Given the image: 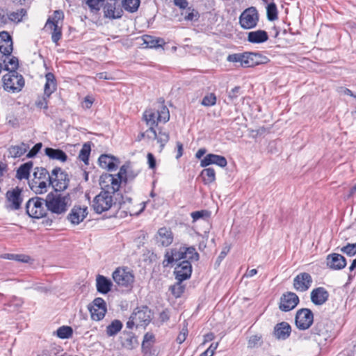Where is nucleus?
Instances as JSON below:
<instances>
[{
  "label": "nucleus",
  "mask_w": 356,
  "mask_h": 356,
  "mask_svg": "<svg viewBox=\"0 0 356 356\" xmlns=\"http://www.w3.org/2000/svg\"><path fill=\"white\" fill-rule=\"evenodd\" d=\"M143 119L145 122L147 129V134L151 137H156L158 134L155 128L159 123H165L170 119V113L165 106H161L160 110L152 108L147 109L143 115Z\"/></svg>",
  "instance_id": "nucleus-1"
},
{
  "label": "nucleus",
  "mask_w": 356,
  "mask_h": 356,
  "mask_svg": "<svg viewBox=\"0 0 356 356\" xmlns=\"http://www.w3.org/2000/svg\"><path fill=\"white\" fill-rule=\"evenodd\" d=\"M71 199L68 194L63 195L58 192L49 193L45 199V206L53 213L62 214L66 212L70 206Z\"/></svg>",
  "instance_id": "nucleus-2"
},
{
  "label": "nucleus",
  "mask_w": 356,
  "mask_h": 356,
  "mask_svg": "<svg viewBox=\"0 0 356 356\" xmlns=\"http://www.w3.org/2000/svg\"><path fill=\"white\" fill-rule=\"evenodd\" d=\"M102 191L97 195L93 201L92 207L97 213H102L109 210L115 204L113 199L114 193L118 190H113L111 186L104 188L100 185Z\"/></svg>",
  "instance_id": "nucleus-3"
},
{
  "label": "nucleus",
  "mask_w": 356,
  "mask_h": 356,
  "mask_svg": "<svg viewBox=\"0 0 356 356\" xmlns=\"http://www.w3.org/2000/svg\"><path fill=\"white\" fill-rule=\"evenodd\" d=\"M33 179L29 184L31 189L37 194H42L47 191L51 186V174L44 168H35Z\"/></svg>",
  "instance_id": "nucleus-4"
},
{
  "label": "nucleus",
  "mask_w": 356,
  "mask_h": 356,
  "mask_svg": "<svg viewBox=\"0 0 356 356\" xmlns=\"http://www.w3.org/2000/svg\"><path fill=\"white\" fill-rule=\"evenodd\" d=\"M3 89L9 92L17 93L24 86V79L22 75L17 71L8 72L2 78Z\"/></svg>",
  "instance_id": "nucleus-5"
},
{
  "label": "nucleus",
  "mask_w": 356,
  "mask_h": 356,
  "mask_svg": "<svg viewBox=\"0 0 356 356\" xmlns=\"http://www.w3.org/2000/svg\"><path fill=\"white\" fill-rule=\"evenodd\" d=\"M312 334L316 341L319 343L326 341L333 336V324L327 319H323L316 322L312 329Z\"/></svg>",
  "instance_id": "nucleus-6"
},
{
  "label": "nucleus",
  "mask_w": 356,
  "mask_h": 356,
  "mask_svg": "<svg viewBox=\"0 0 356 356\" xmlns=\"http://www.w3.org/2000/svg\"><path fill=\"white\" fill-rule=\"evenodd\" d=\"M126 173L125 165H122L116 175L104 173L99 178V185H103L104 188L110 186L113 190H119L122 179H125Z\"/></svg>",
  "instance_id": "nucleus-7"
},
{
  "label": "nucleus",
  "mask_w": 356,
  "mask_h": 356,
  "mask_svg": "<svg viewBox=\"0 0 356 356\" xmlns=\"http://www.w3.org/2000/svg\"><path fill=\"white\" fill-rule=\"evenodd\" d=\"M113 281L117 285L122 287L131 286L134 282V275L130 269L127 267H118L113 273Z\"/></svg>",
  "instance_id": "nucleus-8"
},
{
  "label": "nucleus",
  "mask_w": 356,
  "mask_h": 356,
  "mask_svg": "<svg viewBox=\"0 0 356 356\" xmlns=\"http://www.w3.org/2000/svg\"><path fill=\"white\" fill-rule=\"evenodd\" d=\"M70 179L66 172L60 168H54L51 173V186L55 192L63 191L68 187Z\"/></svg>",
  "instance_id": "nucleus-9"
},
{
  "label": "nucleus",
  "mask_w": 356,
  "mask_h": 356,
  "mask_svg": "<svg viewBox=\"0 0 356 356\" xmlns=\"http://www.w3.org/2000/svg\"><path fill=\"white\" fill-rule=\"evenodd\" d=\"M44 203H45V200L42 198L36 197L30 199L26 204L27 214L34 218H42L46 214V209Z\"/></svg>",
  "instance_id": "nucleus-10"
},
{
  "label": "nucleus",
  "mask_w": 356,
  "mask_h": 356,
  "mask_svg": "<svg viewBox=\"0 0 356 356\" xmlns=\"http://www.w3.org/2000/svg\"><path fill=\"white\" fill-rule=\"evenodd\" d=\"M23 202L22 189L16 187L6 193V207L8 210L15 211L21 208Z\"/></svg>",
  "instance_id": "nucleus-11"
},
{
  "label": "nucleus",
  "mask_w": 356,
  "mask_h": 356,
  "mask_svg": "<svg viewBox=\"0 0 356 356\" xmlns=\"http://www.w3.org/2000/svg\"><path fill=\"white\" fill-rule=\"evenodd\" d=\"M258 21L257 10L254 7L245 9L239 17V23L241 27L245 29H250L255 27Z\"/></svg>",
  "instance_id": "nucleus-12"
},
{
  "label": "nucleus",
  "mask_w": 356,
  "mask_h": 356,
  "mask_svg": "<svg viewBox=\"0 0 356 356\" xmlns=\"http://www.w3.org/2000/svg\"><path fill=\"white\" fill-rule=\"evenodd\" d=\"M314 321L312 312L307 308L299 309L296 315V325L299 330H305L308 329Z\"/></svg>",
  "instance_id": "nucleus-13"
},
{
  "label": "nucleus",
  "mask_w": 356,
  "mask_h": 356,
  "mask_svg": "<svg viewBox=\"0 0 356 356\" xmlns=\"http://www.w3.org/2000/svg\"><path fill=\"white\" fill-rule=\"evenodd\" d=\"M269 59L259 53L244 52L241 67H252L256 65L267 63Z\"/></svg>",
  "instance_id": "nucleus-14"
},
{
  "label": "nucleus",
  "mask_w": 356,
  "mask_h": 356,
  "mask_svg": "<svg viewBox=\"0 0 356 356\" xmlns=\"http://www.w3.org/2000/svg\"><path fill=\"white\" fill-rule=\"evenodd\" d=\"M298 302L299 298L295 293L287 292L281 297L279 307L283 312H289L294 309Z\"/></svg>",
  "instance_id": "nucleus-15"
},
{
  "label": "nucleus",
  "mask_w": 356,
  "mask_h": 356,
  "mask_svg": "<svg viewBox=\"0 0 356 356\" xmlns=\"http://www.w3.org/2000/svg\"><path fill=\"white\" fill-rule=\"evenodd\" d=\"M174 273L175 277L178 280L179 283H181L182 281L188 279L191 277L192 273V266L191 261L188 260L181 261L177 264L175 268Z\"/></svg>",
  "instance_id": "nucleus-16"
},
{
  "label": "nucleus",
  "mask_w": 356,
  "mask_h": 356,
  "mask_svg": "<svg viewBox=\"0 0 356 356\" xmlns=\"http://www.w3.org/2000/svg\"><path fill=\"white\" fill-rule=\"evenodd\" d=\"M91 318L95 321L102 320L106 312L105 301L101 298H95L90 307Z\"/></svg>",
  "instance_id": "nucleus-17"
},
{
  "label": "nucleus",
  "mask_w": 356,
  "mask_h": 356,
  "mask_svg": "<svg viewBox=\"0 0 356 356\" xmlns=\"http://www.w3.org/2000/svg\"><path fill=\"white\" fill-rule=\"evenodd\" d=\"M312 283V276L307 273H301L295 277L293 287L298 291L305 292L309 289Z\"/></svg>",
  "instance_id": "nucleus-18"
},
{
  "label": "nucleus",
  "mask_w": 356,
  "mask_h": 356,
  "mask_svg": "<svg viewBox=\"0 0 356 356\" xmlns=\"http://www.w3.org/2000/svg\"><path fill=\"white\" fill-rule=\"evenodd\" d=\"M181 260H184L182 247L179 248H172L166 251L165 259L163 261L164 267L168 266L172 263H177Z\"/></svg>",
  "instance_id": "nucleus-19"
},
{
  "label": "nucleus",
  "mask_w": 356,
  "mask_h": 356,
  "mask_svg": "<svg viewBox=\"0 0 356 356\" xmlns=\"http://www.w3.org/2000/svg\"><path fill=\"white\" fill-rule=\"evenodd\" d=\"M88 215L87 207L74 206L67 216V219L73 225H79Z\"/></svg>",
  "instance_id": "nucleus-20"
},
{
  "label": "nucleus",
  "mask_w": 356,
  "mask_h": 356,
  "mask_svg": "<svg viewBox=\"0 0 356 356\" xmlns=\"http://www.w3.org/2000/svg\"><path fill=\"white\" fill-rule=\"evenodd\" d=\"M155 238L158 245L162 247H167L173 241V234L171 230L166 227L160 228Z\"/></svg>",
  "instance_id": "nucleus-21"
},
{
  "label": "nucleus",
  "mask_w": 356,
  "mask_h": 356,
  "mask_svg": "<svg viewBox=\"0 0 356 356\" xmlns=\"http://www.w3.org/2000/svg\"><path fill=\"white\" fill-rule=\"evenodd\" d=\"M143 138H147L150 140H156L159 144V152H161L164 148L165 144L168 142L170 136L166 132L159 131L158 134H156V137H151L147 134V129L140 133L138 136V140H140Z\"/></svg>",
  "instance_id": "nucleus-22"
},
{
  "label": "nucleus",
  "mask_w": 356,
  "mask_h": 356,
  "mask_svg": "<svg viewBox=\"0 0 356 356\" xmlns=\"http://www.w3.org/2000/svg\"><path fill=\"white\" fill-rule=\"evenodd\" d=\"M13 40L6 31L0 33V52L4 56H10L13 47Z\"/></svg>",
  "instance_id": "nucleus-23"
},
{
  "label": "nucleus",
  "mask_w": 356,
  "mask_h": 356,
  "mask_svg": "<svg viewBox=\"0 0 356 356\" xmlns=\"http://www.w3.org/2000/svg\"><path fill=\"white\" fill-rule=\"evenodd\" d=\"M211 164H216L221 168H224L227 165V161L225 156L214 154H207L200 161L201 167H207Z\"/></svg>",
  "instance_id": "nucleus-24"
},
{
  "label": "nucleus",
  "mask_w": 356,
  "mask_h": 356,
  "mask_svg": "<svg viewBox=\"0 0 356 356\" xmlns=\"http://www.w3.org/2000/svg\"><path fill=\"white\" fill-rule=\"evenodd\" d=\"M134 320L137 323V327H142L147 325L150 321V312L147 307L137 309L131 314Z\"/></svg>",
  "instance_id": "nucleus-25"
},
{
  "label": "nucleus",
  "mask_w": 356,
  "mask_h": 356,
  "mask_svg": "<svg viewBox=\"0 0 356 356\" xmlns=\"http://www.w3.org/2000/svg\"><path fill=\"white\" fill-rule=\"evenodd\" d=\"M327 265L332 269L340 270L346 266V261L343 256L334 253L327 256Z\"/></svg>",
  "instance_id": "nucleus-26"
},
{
  "label": "nucleus",
  "mask_w": 356,
  "mask_h": 356,
  "mask_svg": "<svg viewBox=\"0 0 356 356\" xmlns=\"http://www.w3.org/2000/svg\"><path fill=\"white\" fill-rule=\"evenodd\" d=\"M328 297V292L323 287L316 288L311 292V300L316 305H321L325 303Z\"/></svg>",
  "instance_id": "nucleus-27"
},
{
  "label": "nucleus",
  "mask_w": 356,
  "mask_h": 356,
  "mask_svg": "<svg viewBox=\"0 0 356 356\" xmlns=\"http://www.w3.org/2000/svg\"><path fill=\"white\" fill-rule=\"evenodd\" d=\"M291 331V328L288 323L281 322L275 326L273 334L277 339L285 340L290 336Z\"/></svg>",
  "instance_id": "nucleus-28"
},
{
  "label": "nucleus",
  "mask_w": 356,
  "mask_h": 356,
  "mask_svg": "<svg viewBox=\"0 0 356 356\" xmlns=\"http://www.w3.org/2000/svg\"><path fill=\"white\" fill-rule=\"evenodd\" d=\"M117 161L118 159L114 156L107 154H102L99 158V163L101 168L110 171L114 170L118 168V163L115 162Z\"/></svg>",
  "instance_id": "nucleus-29"
},
{
  "label": "nucleus",
  "mask_w": 356,
  "mask_h": 356,
  "mask_svg": "<svg viewBox=\"0 0 356 356\" xmlns=\"http://www.w3.org/2000/svg\"><path fill=\"white\" fill-rule=\"evenodd\" d=\"M268 35L266 31L264 30H257L249 32L248 34V41L254 44L263 43L267 41Z\"/></svg>",
  "instance_id": "nucleus-30"
},
{
  "label": "nucleus",
  "mask_w": 356,
  "mask_h": 356,
  "mask_svg": "<svg viewBox=\"0 0 356 356\" xmlns=\"http://www.w3.org/2000/svg\"><path fill=\"white\" fill-rule=\"evenodd\" d=\"M44 153L51 160H56L64 163L67 159L65 152L59 149L47 147L44 149Z\"/></svg>",
  "instance_id": "nucleus-31"
},
{
  "label": "nucleus",
  "mask_w": 356,
  "mask_h": 356,
  "mask_svg": "<svg viewBox=\"0 0 356 356\" xmlns=\"http://www.w3.org/2000/svg\"><path fill=\"white\" fill-rule=\"evenodd\" d=\"M112 282L103 275H97L96 278V286L98 292L106 294L110 291Z\"/></svg>",
  "instance_id": "nucleus-32"
},
{
  "label": "nucleus",
  "mask_w": 356,
  "mask_h": 356,
  "mask_svg": "<svg viewBox=\"0 0 356 356\" xmlns=\"http://www.w3.org/2000/svg\"><path fill=\"white\" fill-rule=\"evenodd\" d=\"M104 17L109 19H119L122 16L121 8H115L114 4L108 3L104 7Z\"/></svg>",
  "instance_id": "nucleus-33"
},
{
  "label": "nucleus",
  "mask_w": 356,
  "mask_h": 356,
  "mask_svg": "<svg viewBox=\"0 0 356 356\" xmlns=\"http://www.w3.org/2000/svg\"><path fill=\"white\" fill-rule=\"evenodd\" d=\"M46 83L44 87V96L49 97L50 95L56 90V83L54 75L49 72L45 75Z\"/></svg>",
  "instance_id": "nucleus-34"
},
{
  "label": "nucleus",
  "mask_w": 356,
  "mask_h": 356,
  "mask_svg": "<svg viewBox=\"0 0 356 356\" xmlns=\"http://www.w3.org/2000/svg\"><path fill=\"white\" fill-rule=\"evenodd\" d=\"M121 343L124 348L128 350L134 349L138 344L136 337L131 332L124 333L121 337Z\"/></svg>",
  "instance_id": "nucleus-35"
},
{
  "label": "nucleus",
  "mask_w": 356,
  "mask_h": 356,
  "mask_svg": "<svg viewBox=\"0 0 356 356\" xmlns=\"http://www.w3.org/2000/svg\"><path fill=\"white\" fill-rule=\"evenodd\" d=\"M144 44L148 48H156L161 47L162 44H165L163 39L160 38H154L152 35H145L143 36Z\"/></svg>",
  "instance_id": "nucleus-36"
},
{
  "label": "nucleus",
  "mask_w": 356,
  "mask_h": 356,
  "mask_svg": "<svg viewBox=\"0 0 356 356\" xmlns=\"http://www.w3.org/2000/svg\"><path fill=\"white\" fill-rule=\"evenodd\" d=\"M33 167V162L29 161L19 166L17 170L16 177L19 179H28L29 177L31 169Z\"/></svg>",
  "instance_id": "nucleus-37"
},
{
  "label": "nucleus",
  "mask_w": 356,
  "mask_h": 356,
  "mask_svg": "<svg viewBox=\"0 0 356 356\" xmlns=\"http://www.w3.org/2000/svg\"><path fill=\"white\" fill-rule=\"evenodd\" d=\"M45 27L52 31L51 40L54 42L57 43L58 41L61 38V26L58 24H54L50 22H47Z\"/></svg>",
  "instance_id": "nucleus-38"
},
{
  "label": "nucleus",
  "mask_w": 356,
  "mask_h": 356,
  "mask_svg": "<svg viewBox=\"0 0 356 356\" xmlns=\"http://www.w3.org/2000/svg\"><path fill=\"white\" fill-rule=\"evenodd\" d=\"M29 149V146L25 143L19 145L11 146L8 149L9 154L13 158H17L22 156Z\"/></svg>",
  "instance_id": "nucleus-39"
},
{
  "label": "nucleus",
  "mask_w": 356,
  "mask_h": 356,
  "mask_svg": "<svg viewBox=\"0 0 356 356\" xmlns=\"http://www.w3.org/2000/svg\"><path fill=\"white\" fill-rule=\"evenodd\" d=\"M200 176L202 178L204 184H210L216 180V172L213 168H207L204 169Z\"/></svg>",
  "instance_id": "nucleus-40"
},
{
  "label": "nucleus",
  "mask_w": 356,
  "mask_h": 356,
  "mask_svg": "<svg viewBox=\"0 0 356 356\" xmlns=\"http://www.w3.org/2000/svg\"><path fill=\"white\" fill-rule=\"evenodd\" d=\"M140 3V0H123L122 2L124 9L131 13L138 10Z\"/></svg>",
  "instance_id": "nucleus-41"
},
{
  "label": "nucleus",
  "mask_w": 356,
  "mask_h": 356,
  "mask_svg": "<svg viewBox=\"0 0 356 356\" xmlns=\"http://www.w3.org/2000/svg\"><path fill=\"white\" fill-rule=\"evenodd\" d=\"M184 260L197 261L199 259V254L193 247H182Z\"/></svg>",
  "instance_id": "nucleus-42"
},
{
  "label": "nucleus",
  "mask_w": 356,
  "mask_h": 356,
  "mask_svg": "<svg viewBox=\"0 0 356 356\" xmlns=\"http://www.w3.org/2000/svg\"><path fill=\"white\" fill-rule=\"evenodd\" d=\"M26 15V10L24 8L17 10L15 12H11L8 14L9 22L19 23L22 22L23 17Z\"/></svg>",
  "instance_id": "nucleus-43"
},
{
  "label": "nucleus",
  "mask_w": 356,
  "mask_h": 356,
  "mask_svg": "<svg viewBox=\"0 0 356 356\" xmlns=\"http://www.w3.org/2000/svg\"><path fill=\"white\" fill-rule=\"evenodd\" d=\"M122 327V323L118 320H115L107 326L106 333L108 336H113L120 331Z\"/></svg>",
  "instance_id": "nucleus-44"
},
{
  "label": "nucleus",
  "mask_w": 356,
  "mask_h": 356,
  "mask_svg": "<svg viewBox=\"0 0 356 356\" xmlns=\"http://www.w3.org/2000/svg\"><path fill=\"white\" fill-rule=\"evenodd\" d=\"M3 259L15 260L23 263H28L30 260V257L25 254H4L1 256Z\"/></svg>",
  "instance_id": "nucleus-45"
},
{
  "label": "nucleus",
  "mask_w": 356,
  "mask_h": 356,
  "mask_svg": "<svg viewBox=\"0 0 356 356\" xmlns=\"http://www.w3.org/2000/svg\"><path fill=\"white\" fill-rule=\"evenodd\" d=\"M91 147L89 143H84L79 154L81 161L88 164V158L90 154Z\"/></svg>",
  "instance_id": "nucleus-46"
},
{
  "label": "nucleus",
  "mask_w": 356,
  "mask_h": 356,
  "mask_svg": "<svg viewBox=\"0 0 356 356\" xmlns=\"http://www.w3.org/2000/svg\"><path fill=\"white\" fill-rule=\"evenodd\" d=\"M267 17L270 21H274L277 19V10L275 3H270L266 8Z\"/></svg>",
  "instance_id": "nucleus-47"
},
{
  "label": "nucleus",
  "mask_w": 356,
  "mask_h": 356,
  "mask_svg": "<svg viewBox=\"0 0 356 356\" xmlns=\"http://www.w3.org/2000/svg\"><path fill=\"white\" fill-rule=\"evenodd\" d=\"M126 202H123V203L122 204V207H124L125 209H127L128 211L127 212L131 215H138L139 213H140L145 209V203L144 202H141L139 206H140V209H135V207L133 206V205H131V206H129V207H126Z\"/></svg>",
  "instance_id": "nucleus-48"
},
{
  "label": "nucleus",
  "mask_w": 356,
  "mask_h": 356,
  "mask_svg": "<svg viewBox=\"0 0 356 356\" xmlns=\"http://www.w3.org/2000/svg\"><path fill=\"white\" fill-rule=\"evenodd\" d=\"M72 334V330L68 326H63L57 330V336L60 339L69 338Z\"/></svg>",
  "instance_id": "nucleus-49"
},
{
  "label": "nucleus",
  "mask_w": 356,
  "mask_h": 356,
  "mask_svg": "<svg viewBox=\"0 0 356 356\" xmlns=\"http://www.w3.org/2000/svg\"><path fill=\"white\" fill-rule=\"evenodd\" d=\"M261 344V336L256 334L252 335L249 338L248 342V347L250 348H254L260 346Z\"/></svg>",
  "instance_id": "nucleus-50"
},
{
  "label": "nucleus",
  "mask_w": 356,
  "mask_h": 356,
  "mask_svg": "<svg viewBox=\"0 0 356 356\" xmlns=\"http://www.w3.org/2000/svg\"><path fill=\"white\" fill-rule=\"evenodd\" d=\"M64 14L60 10H56L54 13L53 16L48 18L47 22H50L51 23H53L54 24H60L62 22V20L63 19Z\"/></svg>",
  "instance_id": "nucleus-51"
},
{
  "label": "nucleus",
  "mask_w": 356,
  "mask_h": 356,
  "mask_svg": "<svg viewBox=\"0 0 356 356\" xmlns=\"http://www.w3.org/2000/svg\"><path fill=\"white\" fill-rule=\"evenodd\" d=\"M19 67L18 58L15 56H12L9 58L8 63L5 65V70L9 72H13V70H15Z\"/></svg>",
  "instance_id": "nucleus-52"
},
{
  "label": "nucleus",
  "mask_w": 356,
  "mask_h": 356,
  "mask_svg": "<svg viewBox=\"0 0 356 356\" xmlns=\"http://www.w3.org/2000/svg\"><path fill=\"white\" fill-rule=\"evenodd\" d=\"M216 103V97L213 93H209L202 99V104L204 106H211Z\"/></svg>",
  "instance_id": "nucleus-53"
},
{
  "label": "nucleus",
  "mask_w": 356,
  "mask_h": 356,
  "mask_svg": "<svg viewBox=\"0 0 356 356\" xmlns=\"http://www.w3.org/2000/svg\"><path fill=\"white\" fill-rule=\"evenodd\" d=\"M191 216L193 218V220L195 222L200 218H209L210 216V212L207 210L197 211L192 212Z\"/></svg>",
  "instance_id": "nucleus-54"
},
{
  "label": "nucleus",
  "mask_w": 356,
  "mask_h": 356,
  "mask_svg": "<svg viewBox=\"0 0 356 356\" xmlns=\"http://www.w3.org/2000/svg\"><path fill=\"white\" fill-rule=\"evenodd\" d=\"M341 252L346 254L348 256H353L356 254V243L350 244L348 243L347 245L341 248Z\"/></svg>",
  "instance_id": "nucleus-55"
},
{
  "label": "nucleus",
  "mask_w": 356,
  "mask_h": 356,
  "mask_svg": "<svg viewBox=\"0 0 356 356\" xmlns=\"http://www.w3.org/2000/svg\"><path fill=\"white\" fill-rule=\"evenodd\" d=\"M95 102V98L91 95H87L84 97L81 102V106L84 109H89L92 106Z\"/></svg>",
  "instance_id": "nucleus-56"
},
{
  "label": "nucleus",
  "mask_w": 356,
  "mask_h": 356,
  "mask_svg": "<svg viewBox=\"0 0 356 356\" xmlns=\"http://www.w3.org/2000/svg\"><path fill=\"white\" fill-rule=\"evenodd\" d=\"M104 0H85L86 4L91 9L99 10L100 8V3Z\"/></svg>",
  "instance_id": "nucleus-57"
},
{
  "label": "nucleus",
  "mask_w": 356,
  "mask_h": 356,
  "mask_svg": "<svg viewBox=\"0 0 356 356\" xmlns=\"http://www.w3.org/2000/svg\"><path fill=\"white\" fill-rule=\"evenodd\" d=\"M188 329H187V324L184 326V327L180 331L179 334H178L177 337V341L178 343L181 344L186 339V337L188 335Z\"/></svg>",
  "instance_id": "nucleus-58"
},
{
  "label": "nucleus",
  "mask_w": 356,
  "mask_h": 356,
  "mask_svg": "<svg viewBox=\"0 0 356 356\" xmlns=\"http://www.w3.org/2000/svg\"><path fill=\"white\" fill-rule=\"evenodd\" d=\"M227 60L229 62L240 63V65H241L242 60H243V54H230L227 56Z\"/></svg>",
  "instance_id": "nucleus-59"
},
{
  "label": "nucleus",
  "mask_w": 356,
  "mask_h": 356,
  "mask_svg": "<svg viewBox=\"0 0 356 356\" xmlns=\"http://www.w3.org/2000/svg\"><path fill=\"white\" fill-rule=\"evenodd\" d=\"M42 147V143H37L35 144L33 147L32 149L28 152L26 156L28 158H31V157H33L34 156H35L38 152L40 150Z\"/></svg>",
  "instance_id": "nucleus-60"
},
{
  "label": "nucleus",
  "mask_w": 356,
  "mask_h": 356,
  "mask_svg": "<svg viewBox=\"0 0 356 356\" xmlns=\"http://www.w3.org/2000/svg\"><path fill=\"white\" fill-rule=\"evenodd\" d=\"M9 22L8 14L3 9H0V27H2Z\"/></svg>",
  "instance_id": "nucleus-61"
},
{
  "label": "nucleus",
  "mask_w": 356,
  "mask_h": 356,
  "mask_svg": "<svg viewBox=\"0 0 356 356\" xmlns=\"http://www.w3.org/2000/svg\"><path fill=\"white\" fill-rule=\"evenodd\" d=\"M49 97L46 96H43L42 97L40 98L36 102L35 105L39 108H43L44 109H47L48 107V101L47 99Z\"/></svg>",
  "instance_id": "nucleus-62"
},
{
  "label": "nucleus",
  "mask_w": 356,
  "mask_h": 356,
  "mask_svg": "<svg viewBox=\"0 0 356 356\" xmlns=\"http://www.w3.org/2000/svg\"><path fill=\"white\" fill-rule=\"evenodd\" d=\"M240 90V87H235L229 92L228 98L231 102H233L238 97V93Z\"/></svg>",
  "instance_id": "nucleus-63"
},
{
  "label": "nucleus",
  "mask_w": 356,
  "mask_h": 356,
  "mask_svg": "<svg viewBox=\"0 0 356 356\" xmlns=\"http://www.w3.org/2000/svg\"><path fill=\"white\" fill-rule=\"evenodd\" d=\"M153 339H154V335L152 334L146 333L144 336V339H143V344H142L143 348H145L147 346V343L149 341H152L153 340Z\"/></svg>",
  "instance_id": "nucleus-64"
}]
</instances>
